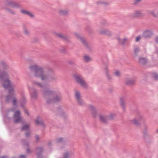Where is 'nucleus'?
<instances>
[{
	"instance_id": "bb28decb",
	"label": "nucleus",
	"mask_w": 158,
	"mask_h": 158,
	"mask_svg": "<svg viewBox=\"0 0 158 158\" xmlns=\"http://www.w3.org/2000/svg\"><path fill=\"white\" fill-rule=\"evenodd\" d=\"M59 14L61 15H67L69 14V10L66 9H60L58 11Z\"/></svg>"
},
{
	"instance_id": "de8ad7c7",
	"label": "nucleus",
	"mask_w": 158,
	"mask_h": 158,
	"mask_svg": "<svg viewBox=\"0 0 158 158\" xmlns=\"http://www.w3.org/2000/svg\"><path fill=\"white\" fill-rule=\"evenodd\" d=\"M22 143L23 145H25L27 146H28V142L27 140H22Z\"/></svg>"
},
{
	"instance_id": "ea45409f",
	"label": "nucleus",
	"mask_w": 158,
	"mask_h": 158,
	"mask_svg": "<svg viewBox=\"0 0 158 158\" xmlns=\"http://www.w3.org/2000/svg\"><path fill=\"white\" fill-rule=\"evenodd\" d=\"M128 40L127 37H124L122 40L121 44L123 46H124Z\"/></svg>"
},
{
	"instance_id": "c85d7f7f",
	"label": "nucleus",
	"mask_w": 158,
	"mask_h": 158,
	"mask_svg": "<svg viewBox=\"0 0 158 158\" xmlns=\"http://www.w3.org/2000/svg\"><path fill=\"white\" fill-rule=\"evenodd\" d=\"M73 153L71 151H66L63 154V158H69Z\"/></svg>"
},
{
	"instance_id": "7c9ffc66",
	"label": "nucleus",
	"mask_w": 158,
	"mask_h": 158,
	"mask_svg": "<svg viewBox=\"0 0 158 158\" xmlns=\"http://www.w3.org/2000/svg\"><path fill=\"white\" fill-rule=\"evenodd\" d=\"M131 121L133 124L137 126H140V123L135 118L131 120Z\"/></svg>"
},
{
	"instance_id": "39448f33",
	"label": "nucleus",
	"mask_w": 158,
	"mask_h": 158,
	"mask_svg": "<svg viewBox=\"0 0 158 158\" xmlns=\"http://www.w3.org/2000/svg\"><path fill=\"white\" fill-rule=\"evenodd\" d=\"M73 35L77 39L80 40L82 45L85 48L89 50L92 49L93 46L91 44L88 43L83 37L80 35L78 33L74 32Z\"/></svg>"
},
{
	"instance_id": "864d4df0",
	"label": "nucleus",
	"mask_w": 158,
	"mask_h": 158,
	"mask_svg": "<svg viewBox=\"0 0 158 158\" xmlns=\"http://www.w3.org/2000/svg\"><path fill=\"white\" fill-rule=\"evenodd\" d=\"M31 135V133L30 132H27L25 133V135L26 137H30Z\"/></svg>"
},
{
	"instance_id": "6e6552de",
	"label": "nucleus",
	"mask_w": 158,
	"mask_h": 158,
	"mask_svg": "<svg viewBox=\"0 0 158 158\" xmlns=\"http://www.w3.org/2000/svg\"><path fill=\"white\" fill-rule=\"evenodd\" d=\"M144 16V14L140 10H135L134 12L129 15L131 19L137 18Z\"/></svg>"
},
{
	"instance_id": "4be33fe9",
	"label": "nucleus",
	"mask_w": 158,
	"mask_h": 158,
	"mask_svg": "<svg viewBox=\"0 0 158 158\" xmlns=\"http://www.w3.org/2000/svg\"><path fill=\"white\" fill-rule=\"evenodd\" d=\"M2 8L11 15H15L16 14V12L14 10L11 8L7 7V6H3L2 7Z\"/></svg>"
},
{
	"instance_id": "0e129e2a",
	"label": "nucleus",
	"mask_w": 158,
	"mask_h": 158,
	"mask_svg": "<svg viewBox=\"0 0 158 158\" xmlns=\"http://www.w3.org/2000/svg\"><path fill=\"white\" fill-rule=\"evenodd\" d=\"M156 52L157 55V56L158 58V48H157L156 50Z\"/></svg>"
},
{
	"instance_id": "a878e982",
	"label": "nucleus",
	"mask_w": 158,
	"mask_h": 158,
	"mask_svg": "<svg viewBox=\"0 0 158 158\" xmlns=\"http://www.w3.org/2000/svg\"><path fill=\"white\" fill-rule=\"evenodd\" d=\"M138 62L140 64L144 65L147 63V60L145 57H139Z\"/></svg>"
},
{
	"instance_id": "f704fd0d",
	"label": "nucleus",
	"mask_w": 158,
	"mask_h": 158,
	"mask_svg": "<svg viewBox=\"0 0 158 158\" xmlns=\"http://www.w3.org/2000/svg\"><path fill=\"white\" fill-rule=\"evenodd\" d=\"M36 154H42V152L44 151V148L42 147H37L36 149Z\"/></svg>"
},
{
	"instance_id": "052dcab7",
	"label": "nucleus",
	"mask_w": 158,
	"mask_h": 158,
	"mask_svg": "<svg viewBox=\"0 0 158 158\" xmlns=\"http://www.w3.org/2000/svg\"><path fill=\"white\" fill-rule=\"evenodd\" d=\"M35 138L36 139V140L37 141H38L39 139H40V137L38 135H36L35 136Z\"/></svg>"
},
{
	"instance_id": "338daca9",
	"label": "nucleus",
	"mask_w": 158,
	"mask_h": 158,
	"mask_svg": "<svg viewBox=\"0 0 158 158\" xmlns=\"http://www.w3.org/2000/svg\"><path fill=\"white\" fill-rule=\"evenodd\" d=\"M0 158H8V157L6 156H3L0 157Z\"/></svg>"
},
{
	"instance_id": "680f3d73",
	"label": "nucleus",
	"mask_w": 158,
	"mask_h": 158,
	"mask_svg": "<svg viewBox=\"0 0 158 158\" xmlns=\"http://www.w3.org/2000/svg\"><path fill=\"white\" fill-rule=\"evenodd\" d=\"M117 39L118 40L119 43L120 44L122 40L119 37H118L117 38Z\"/></svg>"
},
{
	"instance_id": "423d86ee",
	"label": "nucleus",
	"mask_w": 158,
	"mask_h": 158,
	"mask_svg": "<svg viewBox=\"0 0 158 158\" xmlns=\"http://www.w3.org/2000/svg\"><path fill=\"white\" fill-rule=\"evenodd\" d=\"M74 97L78 105L81 106L85 105V103L82 98L81 94L80 92L77 89H75L74 90Z\"/></svg>"
},
{
	"instance_id": "7ed1b4c3",
	"label": "nucleus",
	"mask_w": 158,
	"mask_h": 158,
	"mask_svg": "<svg viewBox=\"0 0 158 158\" xmlns=\"http://www.w3.org/2000/svg\"><path fill=\"white\" fill-rule=\"evenodd\" d=\"M73 76L76 83L82 88L85 89L89 88V85L81 74L76 73L73 74Z\"/></svg>"
},
{
	"instance_id": "20e7f679",
	"label": "nucleus",
	"mask_w": 158,
	"mask_h": 158,
	"mask_svg": "<svg viewBox=\"0 0 158 158\" xmlns=\"http://www.w3.org/2000/svg\"><path fill=\"white\" fill-rule=\"evenodd\" d=\"M9 93L10 94L6 96L5 101L6 102L9 103L11 102L13 106H17V101L16 97L12 96L15 94L14 89L13 87H11L9 89Z\"/></svg>"
},
{
	"instance_id": "473e14b6",
	"label": "nucleus",
	"mask_w": 158,
	"mask_h": 158,
	"mask_svg": "<svg viewBox=\"0 0 158 158\" xmlns=\"http://www.w3.org/2000/svg\"><path fill=\"white\" fill-rule=\"evenodd\" d=\"M140 50L139 48L138 47H136L134 49V56L137 57L138 56V52Z\"/></svg>"
},
{
	"instance_id": "a18cd8bd",
	"label": "nucleus",
	"mask_w": 158,
	"mask_h": 158,
	"mask_svg": "<svg viewBox=\"0 0 158 158\" xmlns=\"http://www.w3.org/2000/svg\"><path fill=\"white\" fill-rule=\"evenodd\" d=\"M40 120H41V119H40V117H38L35 121V123L38 125H39L40 121Z\"/></svg>"
},
{
	"instance_id": "b1692460",
	"label": "nucleus",
	"mask_w": 158,
	"mask_h": 158,
	"mask_svg": "<svg viewBox=\"0 0 158 158\" xmlns=\"http://www.w3.org/2000/svg\"><path fill=\"white\" fill-rule=\"evenodd\" d=\"M56 115L61 116H64L66 115L65 112L60 108H58L56 110Z\"/></svg>"
},
{
	"instance_id": "a19ab883",
	"label": "nucleus",
	"mask_w": 158,
	"mask_h": 158,
	"mask_svg": "<svg viewBox=\"0 0 158 158\" xmlns=\"http://www.w3.org/2000/svg\"><path fill=\"white\" fill-rule=\"evenodd\" d=\"M29 127V125L28 124H26L22 127L21 130L22 131H27L28 130Z\"/></svg>"
},
{
	"instance_id": "412c9836",
	"label": "nucleus",
	"mask_w": 158,
	"mask_h": 158,
	"mask_svg": "<svg viewBox=\"0 0 158 158\" xmlns=\"http://www.w3.org/2000/svg\"><path fill=\"white\" fill-rule=\"evenodd\" d=\"M33 85L36 87L41 88L42 89L41 90L42 92V90L44 89L49 88H48L44 87V85L41 83L39 82L35 81H32Z\"/></svg>"
},
{
	"instance_id": "0eeeda50",
	"label": "nucleus",
	"mask_w": 158,
	"mask_h": 158,
	"mask_svg": "<svg viewBox=\"0 0 158 158\" xmlns=\"http://www.w3.org/2000/svg\"><path fill=\"white\" fill-rule=\"evenodd\" d=\"M5 4L7 6H10L15 8H21V5L20 4L16 3L13 0H5Z\"/></svg>"
},
{
	"instance_id": "1a4fd4ad",
	"label": "nucleus",
	"mask_w": 158,
	"mask_h": 158,
	"mask_svg": "<svg viewBox=\"0 0 158 158\" xmlns=\"http://www.w3.org/2000/svg\"><path fill=\"white\" fill-rule=\"evenodd\" d=\"M30 96L31 100H36L38 97V93L37 90L34 88H32L30 90Z\"/></svg>"
},
{
	"instance_id": "6e6d98bb",
	"label": "nucleus",
	"mask_w": 158,
	"mask_h": 158,
	"mask_svg": "<svg viewBox=\"0 0 158 158\" xmlns=\"http://www.w3.org/2000/svg\"><path fill=\"white\" fill-rule=\"evenodd\" d=\"M36 155L37 156V158H43V156L42 154H36Z\"/></svg>"
},
{
	"instance_id": "bf43d9fd",
	"label": "nucleus",
	"mask_w": 158,
	"mask_h": 158,
	"mask_svg": "<svg viewBox=\"0 0 158 158\" xmlns=\"http://www.w3.org/2000/svg\"><path fill=\"white\" fill-rule=\"evenodd\" d=\"M26 152L27 153H31V151L30 149L28 148L26 150Z\"/></svg>"
},
{
	"instance_id": "4c0bfd02",
	"label": "nucleus",
	"mask_w": 158,
	"mask_h": 158,
	"mask_svg": "<svg viewBox=\"0 0 158 158\" xmlns=\"http://www.w3.org/2000/svg\"><path fill=\"white\" fill-rule=\"evenodd\" d=\"M26 98L24 97H23L21 101V105L22 107H24V104L26 103Z\"/></svg>"
},
{
	"instance_id": "5701e85b",
	"label": "nucleus",
	"mask_w": 158,
	"mask_h": 158,
	"mask_svg": "<svg viewBox=\"0 0 158 158\" xmlns=\"http://www.w3.org/2000/svg\"><path fill=\"white\" fill-rule=\"evenodd\" d=\"M0 64L3 71H7L9 69V65L4 61L1 60L0 61Z\"/></svg>"
},
{
	"instance_id": "e2e57ef3",
	"label": "nucleus",
	"mask_w": 158,
	"mask_h": 158,
	"mask_svg": "<svg viewBox=\"0 0 158 158\" xmlns=\"http://www.w3.org/2000/svg\"><path fill=\"white\" fill-rule=\"evenodd\" d=\"M148 129V127L147 126H145L144 128V130L145 131H147Z\"/></svg>"
},
{
	"instance_id": "4d7b16f0",
	"label": "nucleus",
	"mask_w": 158,
	"mask_h": 158,
	"mask_svg": "<svg viewBox=\"0 0 158 158\" xmlns=\"http://www.w3.org/2000/svg\"><path fill=\"white\" fill-rule=\"evenodd\" d=\"M154 40L156 43L158 44V35L155 36L154 39Z\"/></svg>"
},
{
	"instance_id": "2eb2a0df",
	"label": "nucleus",
	"mask_w": 158,
	"mask_h": 158,
	"mask_svg": "<svg viewBox=\"0 0 158 158\" xmlns=\"http://www.w3.org/2000/svg\"><path fill=\"white\" fill-rule=\"evenodd\" d=\"M99 33L101 35H106L108 37H111L112 35V32L107 29L101 30L99 31Z\"/></svg>"
},
{
	"instance_id": "72a5a7b5",
	"label": "nucleus",
	"mask_w": 158,
	"mask_h": 158,
	"mask_svg": "<svg viewBox=\"0 0 158 158\" xmlns=\"http://www.w3.org/2000/svg\"><path fill=\"white\" fill-rule=\"evenodd\" d=\"M108 121L110 120H112L114 118L115 115L113 114H110L107 115Z\"/></svg>"
},
{
	"instance_id": "09e8293b",
	"label": "nucleus",
	"mask_w": 158,
	"mask_h": 158,
	"mask_svg": "<svg viewBox=\"0 0 158 158\" xmlns=\"http://www.w3.org/2000/svg\"><path fill=\"white\" fill-rule=\"evenodd\" d=\"M149 13L151 14L152 16L155 18L157 17V15L155 13V12L153 11H150Z\"/></svg>"
},
{
	"instance_id": "c756f323",
	"label": "nucleus",
	"mask_w": 158,
	"mask_h": 158,
	"mask_svg": "<svg viewBox=\"0 0 158 158\" xmlns=\"http://www.w3.org/2000/svg\"><path fill=\"white\" fill-rule=\"evenodd\" d=\"M61 40L67 43H70L71 41L69 37L65 34H64Z\"/></svg>"
},
{
	"instance_id": "3c124183",
	"label": "nucleus",
	"mask_w": 158,
	"mask_h": 158,
	"mask_svg": "<svg viewBox=\"0 0 158 158\" xmlns=\"http://www.w3.org/2000/svg\"><path fill=\"white\" fill-rule=\"evenodd\" d=\"M142 36L139 35L137 36L136 38L135 41L136 42L139 41L141 39Z\"/></svg>"
},
{
	"instance_id": "c9c22d12",
	"label": "nucleus",
	"mask_w": 158,
	"mask_h": 158,
	"mask_svg": "<svg viewBox=\"0 0 158 158\" xmlns=\"http://www.w3.org/2000/svg\"><path fill=\"white\" fill-rule=\"evenodd\" d=\"M23 33L26 35L29 36L30 35L29 31L26 27H24L23 29Z\"/></svg>"
},
{
	"instance_id": "ddd939ff",
	"label": "nucleus",
	"mask_w": 158,
	"mask_h": 158,
	"mask_svg": "<svg viewBox=\"0 0 158 158\" xmlns=\"http://www.w3.org/2000/svg\"><path fill=\"white\" fill-rule=\"evenodd\" d=\"M104 72L106 76V78L109 81H110L112 80L113 78L109 73V69H108V66L107 65H105L104 68Z\"/></svg>"
},
{
	"instance_id": "69168bd1",
	"label": "nucleus",
	"mask_w": 158,
	"mask_h": 158,
	"mask_svg": "<svg viewBox=\"0 0 158 158\" xmlns=\"http://www.w3.org/2000/svg\"><path fill=\"white\" fill-rule=\"evenodd\" d=\"M48 144L49 146H51L52 144V142L51 141H49L48 143Z\"/></svg>"
},
{
	"instance_id": "f3484780",
	"label": "nucleus",
	"mask_w": 158,
	"mask_h": 158,
	"mask_svg": "<svg viewBox=\"0 0 158 158\" xmlns=\"http://www.w3.org/2000/svg\"><path fill=\"white\" fill-rule=\"evenodd\" d=\"M125 79V83L126 85L133 86L135 85L136 81L135 79L126 77Z\"/></svg>"
},
{
	"instance_id": "e433bc0d",
	"label": "nucleus",
	"mask_w": 158,
	"mask_h": 158,
	"mask_svg": "<svg viewBox=\"0 0 158 158\" xmlns=\"http://www.w3.org/2000/svg\"><path fill=\"white\" fill-rule=\"evenodd\" d=\"M86 30L87 32L90 35L92 34L93 33L92 28L89 26H88L86 27Z\"/></svg>"
},
{
	"instance_id": "9d476101",
	"label": "nucleus",
	"mask_w": 158,
	"mask_h": 158,
	"mask_svg": "<svg viewBox=\"0 0 158 158\" xmlns=\"http://www.w3.org/2000/svg\"><path fill=\"white\" fill-rule=\"evenodd\" d=\"M154 33L152 30H146L143 32L142 37L145 39H148L152 37Z\"/></svg>"
},
{
	"instance_id": "49530a36",
	"label": "nucleus",
	"mask_w": 158,
	"mask_h": 158,
	"mask_svg": "<svg viewBox=\"0 0 158 158\" xmlns=\"http://www.w3.org/2000/svg\"><path fill=\"white\" fill-rule=\"evenodd\" d=\"M142 0H135L133 2V4L134 5H136L140 2Z\"/></svg>"
},
{
	"instance_id": "cd10ccee",
	"label": "nucleus",
	"mask_w": 158,
	"mask_h": 158,
	"mask_svg": "<svg viewBox=\"0 0 158 158\" xmlns=\"http://www.w3.org/2000/svg\"><path fill=\"white\" fill-rule=\"evenodd\" d=\"M96 3L97 5H103L105 6H108L110 4L109 2L101 0L97 1L96 2Z\"/></svg>"
},
{
	"instance_id": "79ce46f5",
	"label": "nucleus",
	"mask_w": 158,
	"mask_h": 158,
	"mask_svg": "<svg viewBox=\"0 0 158 158\" xmlns=\"http://www.w3.org/2000/svg\"><path fill=\"white\" fill-rule=\"evenodd\" d=\"M114 75L118 77H120L121 76V73L120 71L118 70H117L114 72Z\"/></svg>"
},
{
	"instance_id": "f03ea898",
	"label": "nucleus",
	"mask_w": 158,
	"mask_h": 158,
	"mask_svg": "<svg viewBox=\"0 0 158 158\" xmlns=\"http://www.w3.org/2000/svg\"><path fill=\"white\" fill-rule=\"evenodd\" d=\"M42 93L48 104L58 102L62 100V96L57 89H44L42 90Z\"/></svg>"
},
{
	"instance_id": "37998d69",
	"label": "nucleus",
	"mask_w": 158,
	"mask_h": 158,
	"mask_svg": "<svg viewBox=\"0 0 158 158\" xmlns=\"http://www.w3.org/2000/svg\"><path fill=\"white\" fill-rule=\"evenodd\" d=\"M135 118L139 122H140L141 121L143 120V117L141 115H139L138 116V117Z\"/></svg>"
},
{
	"instance_id": "f257e3e1",
	"label": "nucleus",
	"mask_w": 158,
	"mask_h": 158,
	"mask_svg": "<svg viewBox=\"0 0 158 158\" xmlns=\"http://www.w3.org/2000/svg\"><path fill=\"white\" fill-rule=\"evenodd\" d=\"M30 69L34 77L40 78L43 81H52L57 79L53 71L51 68H47L44 72L43 67L33 65L30 67Z\"/></svg>"
},
{
	"instance_id": "2f4dec72",
	"label": "nucleus",
	"mask_w": 158,
	"mask_h": 158,
	"mask_svg": "<svg viewBox=\"0 0 158 158\" xmlns=\"http://www.w3.org/2000/svg\"><path fill=\"white\" fill-rule=\"evenodd\" d=\"M83 59L84 61L86 62H90L91 60V59L90 57L87 55L84 56H83Z\"/></svg>"
},
{
	"instance_id": "aec40b11",
	"label": "nucleus",
	"mask_w": 158,
	"mask_h": 158,
	"mask_svg": "<svg viewBox=\"0 0 158 158\" xmlns=\"http://www.w3.org/2000/svg\"><path fill=\"white\" fill-rule=\"evenodd\" d=\"M11 84L10 81L7 78L3 81L2 85L4 88L7 89L10 88Z\"/></svg>"
},
{
	"instance_id": "dca6fc26",
	"label": "nucleus",
	"mask_w": 158,
	"mask_h": 158,
	"mask_svg": "<svg viewBox=\"0 0 158 158\" xmlns=\"http://www.w3.org/2000/svg\"><path fill=\"white\" fill-rule=\"evenodd\" d=\"M89 110L91 112L94 118H96L98 115V112L95 107L92 105H90L88 107Z\"/></svg>"
},
{
	"instance_id": "774afa93",
	"label": "nucleus",
	"mask_w": 158,
	"mask_h": 158,
	"mask_svg": "<svg viewBox=\"0 0 158 158\" xmlns=\"http://www.w3.org/2000/svg\"><path fill=\"white\" fill-rule=\"evenodd\" d=\"M109 91L110 93H112L113 91V90L112 89H109Z\"/></svg>"
},
{
	"instance_id": "6ab92c4d",
	"label": "nucleus",
	"mask_w": 158,
	"mask_h": 158,
	"mask_svg": "<svg viewBox=\"0 0 158 158\" xmlns=\"http://www.w3.org/2000/svg\"><path fill=\"white\" fill-rule=\"evenodd\" d=\"M14 111V108H12L7 110L6 112V114L4 117V119L5 120L9 119L10 120L11 119V117L9 116V115L11 116L12 115L13 112Z\"/></svg>"
},
{
	"instance_id": "c03bdc74",
	"label": "nucleus",
	"mask_w": 158,
	"mask_h": 158,
	"mask_svg": "<svg viewBox=\"0 0 158 158\" xmlns=\"http://www.w3.org/2000/svg\"><path fill=\"white\" fill-rule=\"evenodd\" d=\"M152 77L155 80H158V74L156 73H153L152 74Z\"/></svg>"
},
{
	"instance_id": "13d9d810",
	"label": "nucleus",
	"mask_w": 158,
	"mask_h": 158,
	"mask_svg": "<svg viewBox=\"0 0 158 158\" xmlns=\"http://www.w3.org/2000/svg\"><path fill=\"white\" fill-rule=\"evenodd\" d=\"M19 158H26V156L24 155H20L19 156Z\"/></svg>"
},
{
	"instance_id": "5fc2aeb1",
	"label": "nucleus",
	"mask_w": 158,
	"mask_h": 158,
	"mask_svg": "<svg viewBox=\"0 0 158 158\" xmlns=\"http://www.w3.org/2000/svg\"><path fill=\"white\" fill-rule=\"evenodd\" d=\"M40 125L41 126L43 127H45V125L44 123L43 120H41L40 121Z\"/></svg>"
},
{
	"instance_id": "f8f14e48",
	"label": "nucleus",
	"mask_w": 158,
	"mask_h": 158,
	"mask_svg": "<svg viewBox=\"0 0 158 158\" xmlns=\"http://www.w3.org/2000/svg\"><path fill=\"white\" fill-rule=\"evenodd\" d=\"M13 118L14 119V122L15 123H19L21 121L22 118L19 110H17L15 112Z\"/></svg>"
},
{
	"instance_id": "4468645a",
	"label": "nucleus",
	"mask_w": 158,
	"mask_h": 158,
	"mask_svg": "<svg viewBox=\"0 0 158 158\" xmlns=\"http://www.w3.org/2000/svg\"><path fill=\"white\" fill-rule=\"evenodd\" d=\"M104 72L106 76V78L109 81H110L112 80L113 78L109 73V69H108V66L107 65H105L104 68Z\"/></svg>"
},
{
	"instance_id": "393cba45",
	"label": "nucleus",
	"mask_w": 158,
	"mask_h": 158,
	"mask_svg": "<svg viewBox=\"0 0 158 158\" xmlns=\"http://www.w3.org/2000/svg\"><path fill=\"white\" fill-rule=\"evenodd\" d=\"M120 104L123 110L125 109V102L124 98L123 97H120L119 98Z\"/></svg>"
},
{
	"instance_id": "8fccbe9b",
	"label": "nucleus",
	"mask_w": 158,
	"mask_h": 158,
	"mask_svg": "<svg viewBox=\"0 0 158 158\" xmlns=\"http://www.w3.org/2000/svg\"><path fill=\"white\" fill-rule=\"evenodd\" d=\"M64 140V138H60L56 139V142L57 143L61 142Z\"/></svg>"
},
{
	"instance_id": "a211bd4d",
	"label": "nucleus",
	"mask_w": 158,
	"mask_h": 158,
	"mask_svg": "<svg viewBox=\"0 0 158 158\" xmlns=\"http://www.w3.org/2000/svg\"><path fill=\"white\" fill-rule=\"evenodd\" d=\"M20 12L23 15H27L31 18H34L35 16L33 13L30 11L26 9H21Z\"/></svg>"
},
{
	"instance_id": "58836bf2",
	"label": "nucleus",
	"mask_w": 158,
	"mask_h": 158,
	"mask_svg": "<svg viewBox=\"0 0 158 158\" xmlns=\"http://www.w3.org/2000/svg\"><path fill=\"white\" fill-rule=\"evenodd\" d=\"M55 35L57 37L60 39H61L62 38V36L64 34L63 33H54Z\"/></svg>"
},
{
	"instance_id": "603ef678",
	"label": "nucleus",
	"mask_w": 158,
	"mask_h": 158,
	"mask_svg": "<svg viewBox=\"0 0 158 158\" xmlns=\"http://www.w3.org/2000/svg\"><path fill=\"white\" fill-rule=\"evenodd\" d=\"M60 50L62 53H65L66 52V49L64 48H61Z\"/></svg>"
},
{
	"instance_id": "9b49d317",
	"label": "nucleus",
	"mask_w": 158,
	"mask_h": 158,
	"mask_svg": "<svg viewBox=\"0 0 158 158\" xmlns=\"http://www.w3.org/2000/svg\"><path fill=\"white\" fill-rule=\"evenodd\" d=\"M99 121L104 124L107 125L109 123L107 115L103 114H100L98 115Z\"/></svg>"
}]
</instances>
